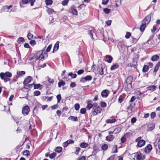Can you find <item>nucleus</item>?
Here are the masks:
<instances>
[{"mask_svg": "<svg viewBox=\"0 0 160 160\" xmlns=\"http://www.w3.org/2000/svg\"><path fill=\"white\" fill-rule=\"evenodd\" d=\"M109 0H102V4L103 5H106L108 2Z\"/></svg>", "mask_w": 160, "mask_h": 160, "instance_id": "nucleus-60", "label": "nucleus"}, {"mask_svg": "<svg viewBox=\"0 0 160 160\" xmlns=\"http://www.w3.org/2000/svg\"><path fill=\"white\" fill-rule=\"evenodd\" d=\"M148 66L146 65H144L143 69H142V71L143 72H145L148 71Z\"/></svg>", "mask_w": 160, "mask_h": 160, "instance_id": "nucleus-38", "label": "nucleus"}, {"mask_svg": "<svg viewBox=\"0 0 160 160\" xmlns=\"http://www.w3.org/2000/svg\"><path fill=\"white\" fill-rule=\"evenodd\" d=\"M108 146L107 144H104L102 146L101 148L102 150L106 151L108 149Z\"/></svg>", "mask_w": 160, "mask_h": 160, "instance_id": "nucleus-30", "label": "nucleus"}, {"mask_svg": "<svg viewBox=\"0 0 160 160\" xmlns=\"http://www.w3.org/2000/svg\"><path fill=\"white\" fill-rule=\"evenodd\" d=\"M106 58L107 59V61L109 63H110L112 62V58L111 56L109 55H106Z\"/></svg>", "mask_w": 160, "mask_h": 160, "instance_id": "nucleus-24", "label": "nucleus"}, {"mask_svg": "<svg viewBox=\"0 0 160 160\" xmlns=\"http://www.w3.org/2000/svg\"><path fill=\"white\" fill-rule=\"evenodd\" d=\"M25 72L23 71L18 72H17V75L16 76V78H18L21 76L24 75L25 74Z\"/></svg>", "mask_w": 160, "mask_h": 160, "instance_id": "nucleus-21", "label": "nucleus"}, {"mask_svg": "<svg viewBox=\"0 0 160 160\" xmlns=\"http://www.w3.org/2000/svg\"><path fill=\"white\" fill-rule=\"evenodd\" d=\"M133 108V106L132 105V104L130 103L129 104V106L127 107V109L128 110L132 111Z\"/></svg>", "mask_w": 160, "mask_h": 160, "instance_id": "nucleus-50", "label": "nucleus"}, {"mask_svg": "<svg viewBox=\"0 0 160 160\" xmlns=\"http://www.w3.org/2000/svg\"><path fill=\"white\" fill-rule=\"evenodd\" d=\"M32 78L30 76H28L23 82V84L25 86H27L28 84L30 83L32 80Z\"/></svg>", "mask_w": 160, "mask_h": 160, "instance_id": "nucleus-10", "label": "nucleus"}, {"mask_svg": "<svg viewBox=\"0 0 160 160\" xmlns=\"http://www.w3.org/2000/svg\"><path fill=\"white\" fill-rule=\"evenodd\" d=\"M18 41L19 43L20 42H23L25 41L24 38L22 37H19L18 38Z\"/></svg>", "mask_w": 160, "mask_h": 160, "instance_id": "nucleus-49", "label": "nucleus"}, {"mask_svg": "<svg viewBox=\"0 0 160 160\" xmlns=\"http://www.w3.org/2000/svg\"><path fill=\"white\" fill-rule=\"evenodd\" d=\"M57 154L56 152H53L49 155V158L51 159H53L56 156Z\"/></svg>", "mask_w": 160, "mask_h": 160, "instance_id": "nucleus-36", "label": "nucleus"}, {"mask_svg": "<svg viewBox=\"0 0 160 160\" xmlns=\"http://www.w3.org/2000/svg\"><path fill=\"white\" fill-rule=\"evenodd\" d=\"M93 150L92 153H93V155H94L97 152V149L95 146H93Z\"/></svg>", "mask_w": 160, "mask_h": 160, "instance_id": "nucleus-53", "label": "nucleus"}, {"mask_svg": "<svg viewBox=\"0 0 160 160\" xmlns=\"http://www.w3.org/2000/svg\"><path fill=\"white\" fill-rule=\"evenodd\" d=\"M65 82L64 81L62 80L60 82H59L58 83V86L59 87H60L61 86H64L65 85Z\"/></svg>", "mask_w": 160, "mask_h": 160, "instance_id": "nucleus-35", "label": "nucleus"}, {"mask_svg": "<svg viewBox=\"0 0 160 160\" xmlns=\"http://www.w3.org/2000/svg\"><path fill=\"white\" fill-rule=\"evenodd\" d=\"M68 1L69 0H64L62 1V4L64 6H66L68 4Z\"/></svg>", "mask_w": 160, "mask_h": 160, "instance_id": "nucleus-45", "label": "nucleus"}, {"mask_svg": "<svg viewBox=\"0 0 160 160\" xmlns=\"http://www.w3.org/2000/svg\"><path fill=\"white\" fill-rule=\"evenodd\" d=\"M125 47V45L123 42L121 41L118 42V48L122 49Z\"/></svg>", "mask_w": 160, "mask_h": 160, "instance_id": "nucleus-17", "label": "nucleus"}, {"mask_svg": "<svg viewBox=\"0 0 160 160\" xmlns=\"http://www.w3.org/2000/svg\"><path fill=\"white\" fill-rule=\"evenodd\" d=\"M47 80L48 81V82L50 83H52V84L54 82V80L53 79L51 78H50L49 77H47Z\"/></svg>", "mask_w": 160, "mask_h": 160, "instance_id": "nucleus-54", "label": "nucleus"}, {"mask_svg": "<svg viewBox=\"0 0 160 160\" xmlns=\"http://www.w3.org/2000/svg\"><path fill=\"white\" fill-rule=\"evenodd\" d=\"M97 71L100 74L102 75L103 74V69L102 67L101 66H98L97 68Z\"/></svg>", "mask_w": 160, "mask_h": 160, "instance_id": "nucleus-15", "label": "nucleus"}, {"mask_svg": "<svg viewBox=\"0 0 160 160\" xmlns=\"http://www.w3.org/2000/svg\"><path fill=\"white\" fill-rule=\"evenodd\" d=\"M123 97L122 96H120L119 98L118 99V101L120 103H121L122 102V101H123Z\"/></svg>", "mask_w": 160, "mask_h": 160, "instance_id": "nucleus-59", "label": "nucleus"}, {"mask_svg": "<svg viewBox=\"0 0 160 160\" xmlns=\"http://www.w3.org/2000/svg\"><path fill=\"white\" fill-rule=\"evenodd\" d=\"M100 105L102 108H105L106 107L107 104L106 102H101Z\"/></svg>", "mask_w": 160, "mask_h": 160, "instance_id": "nucleus-51", "label": "nucleus"}, {"mask_svg": "<svg viewBox=\"0 0 160 160\" xmlns=\"http://www.w3.org/2000/svg\"><path fill=\"white\" fill-rule=\"evenodd\" d=\"M109 94V92L107 90H103L101 93V96L103 97H107Z\"/></svg>", "mask_w": 160, "mask_h": 160, "instance_id": "nucleus-12", "label": "nucleus"}, {"mask_svg": "<svg viewBox=\"0 0 160 160\" xmlns=\"http://www.w3.org/2000/svg\"><path fill=\"white\" fill-rule=\"evenodd\" d=\"M12 76V73L8 72H1L0 73V77L1 79L3 80L5 82L10 81V78Z\"/></svg>", "mask_w": 160, "mask_h": 160, "instance_id": "nucleus-2", "label": "nucleus"}, {"mask_svg": "<svg viewBox=\"0 0 160 160\" xmlns=\"http://www.w3.org/2000/svg\"><path fill=\"white\" fill-rule=\"evenodd\" d=\"M131 38L132 39L131 41L132 43L135 44L137 42L138 39L134 38L132 36Z\"/></svg>", "mask_w": 160, "mask_h": 160, "instance_id": "nucleus-41", "label": "nucleus"}, {"mask_svg": "<svg viewBox=\"0 0 160 160\" xmlns=\"http://www.w3.org/2000/svg\"><path fill=\"white\" fill-rule=\"evenodd\" d=\"M86 81H89L91 80L92 78V77L90 75H87L84 77Z\"/></svg>", "mask_w": 160, "mask_h": 160, "instance_id": "nucleus-34", "label": "nucleus"}, {"mask_svg": "<svg viewBox=\"0 0 160 160\" xmlns=\"http://www.w3.org/2000/svg\"><path fill=\"white\" fill-rule=\"evenodd\" d=\"M114 137L112 135H109L106 137V140L108 142H111L114 139Z\"/></svg>", "mask_w": 160, "mask_h": 160, "instance_id": "nucleus-14", "label": "nucleus"}, {"mask_svg": "<svg viewBox=\"0 0 160 160\" xmlns=\"http://www.w3.org/2000/svg\"><path fill=\"white\" fill-rule=\"evenodd\" d=\"M116 121V119L115 118L112 119H108L106 120V122L107 123H112L115 122Z\"/></svg>", "mask_w": 160, "mask_h": 160, "instance_id": "nucleus-23", "label": "nucleus"}, {"mask_svg": "<svg viewBox=\"0 0 160 160\" xmlns=\"http://www.w3.org/2000/svg\"><path fill=\"white\" fill-rule=\"evenodd\" d=\"M76 151L75 152V154L76 155H78L80 150H81V148L80 147H76Z\"/></svg>", "mask_w": 160, "mask_h": 160, "instance_id": "nucleus-44", "label": "nucleus"}, {"mask_svg": "<svg viewBox=\"0 0 160 160\" xmlns=\"http://www.w3.org/2000/svg\"><path fill=\"white\" fill-rule=\"evenodd\" d=\"M47 54L45 52L43 53L42 51L37 52L35 55L36 60L38 59L42 60V59H44L45 58H47Z\"/></svg>", "mask_w": 160, "mask_h": 160, "instance_id": "nucleus-3", "label": "nucleus"}, {"mask_svg": "<svg viewBox=\"0 0 160 160\" xmlns=\"http://www.w3.org/2000/svg\"><path fill=\"white\" fill-rule=\"evenodd\" d=\"M27 37L28 39L30 40L32 39L33 37V35L30 32H29L27 35Z\"/></svg>", "mask_w": 160, "mask_h": 160, "instance_id": "nucleus-33", "label": "nucleus"}, {"mask_svg": "<svg viewBox=\"0 0 160 160\" xmlns=\"http://www.w3.org/2000/svg\"><path fill=\"white\" fill-rule=\"evenodd\" d=\"M30 44L32 46H34L36 44V42L35 40H31L30 42Z\"/></svg>", "mask_w": 160, "mask_h": 160, "instance_id": "nucleus-56", "label": "nucleus"}, {"mask_svg": "<svg viewBox=\"0 0 160 160\" xmlns=\"http://www.w3.org/2000/svg\"><path fill=\"white\" fill-rule=\"evenodd\" d=\"M151 20V17L148 15L145 17L142 21V24L140 26L139 29L141 32H143L146 26L148 25Z\"/></svg>", "mask_w": 160, "mask_h": 160, "instance_id": "nucleus-1", "label": "nucleus"}, {"mask_svg": "<svg viewBox=\"0 0 160 160\" xmlns=\"http://www.w3.org/2000/svg\"><path fill=\"white\" fill-rule=\"evenodd\" d=\"M86 112V109L85 108H82L80 110V113L82 114H84Z\"/></svg>", "mask_w": 160, "mask_h": 160, "instance_id": "nucleus-58", "label": "nucleus"}, {"mask_svg": "<svg viewBox=\"0 0 160 160\" xmlns=\"http://www.w3.org/2000/svg\"><path fill=\"white\" fill-rule=\"evenodd\" d=\"M131 34L130 32H127L126 33L125 36V38L127 39H128L131 36Z\"/></svg>", "mask_w": 160, "mask_h": 160, "instance_id": "nucleus-47", "label": "nucleus"}, {"mask_svg": "<svg viewBox=\"0 0 160 160\" xmlns=\"http://www.w3.org/2000/svg\"><path fill=\"white\" fill-rule=\"evenodd\" d=\"M88 146V144L87 143L84 142L81 143L80 145L81 147L83 148H86Z\"/></svg>", "mask_w": 160, "mask_h": 160, "instance_id": "nucleus-27", "label": "nucleus"}, {"mask_svg": "<svg viewBox=\"0 0 160 160\" xmlns=\"http://www.w3.org/2000/svg\"><path fill=\"white\" fill-rule=\"evenodd\" d=\"M42 85L40 84H34V89H37L39 88L40 89H42Z\"/></svg>", "mask_w": 160, "mask_h": 160, "instance_id": "nucleus-20", "label": "nucleus"}, {"mask_svg": "<svg viewBox=\"0 0 160 160\" xmlns=\"http://www.w3.org/2000/svg\"><path fill=\"white\" fill-rule=\"evenodd\" d=\"M75 109L76 111L78 110L80 108V105L78 103H76L74 105Z\"/></svg>", "mask_w": 160, "mask_h": 160, "instance_id": "nucleus-48", "label": "nucleus"}, {"mask_svg": "<svg viewBox=\"0 0 160 160\" xmlns=\"http://www.w3.org/2000/svg\"><path fill=\"white\" fill-rule=\"evenodd\" d=\"M68 119L72 120L73 121H78V119L76 117L70 116L68 118Z\"/></svg>", "mask_w": 160, "mask_h": 160, "instance_id": "nucleus-22", "label": "nucleus"}, {"mask_svg": "<svg viewBox=\"0 0 160 160\" xmlns=\"http://www.w3.org/2000/svg\"><path fill=\"white\" fill-rule=\"evenodd\" d=\"M59 42L58 41L56 42L54 46L52 53H54V52L57 51L58 50L59 47Z\"/></svg>", "mask_w": 160, "mask_h": 160, "instance_id": "nucleus-13", "label": "nucleus"}, {"mask_svg": "<svg viewBox=\"0 0 160 160\" xmlns=\"http://www.w3.org/2000/svg\"><path fill=\"white\" fill-rule=\"evenodd\" d=\"M159 58V57L158 55H155L152 57L151 59L153 61H156L158 60Z\"/></svg>", "mask_w": 160, "mask_h": 160, "instance_id": "nucleus-18", "label": "nucleus"}, {"mask_svg": "<svg viewBox=\"0 0 160 160\" xmlns=\"http://www.w3.org/2000/svg\"><path fill=\"white\" fill-rule=\"evenodd\" d=\"M71 12L72 13V14L76 15L78 14V12L76 9L73 8L71 10Z\"/></svg>", "mask_w": 160, "mask_h": 160, "instance_id": "nucleus-42", "label": "nucleus"}, {"mask_svg": "<svg viewBox=\"0 0 160 160\" xmlns=\"http://www.w3.org/2000/svg\"><path fill=\"white\" fill-rule=\"evenodd\" d=\"M30 0H22V2L24 4H27L29 2Z\"/></svg>", "mask_w": 160, "mask_h": 160, "instance_id": "nucleus-62", "label": "nucleus"}, {"mask_svg": "<svg viewBox=\"0 0 160 160\" xmlns=\"http://www.w3.org/2000/svg\"><path fill=\"white\" fill-rule=\"evenodd\" d=\"M154 128V124L153 123L149 124L148 126V130L149 131H152Z\"/></svg>", "mask_w": 160, "mask_h": 160, "instance_id": "nucleus-19", "label": "nucleus"}, {"mask_svg": "<svg viewBox=\"0 0 160 160\" xmlns=\"http://www.w3.org/2000/svg\"><path fill=\"white\" fill-rule=\"evenodd\" d=\"M103 11L105 13L108 14L109 13L111 12V10L110 9L106 8H104L103 10Z\"/></svg>", "mask_w": 160, "mask_h": 160, "instance_id": "nucleus-32", "label": "nucleus"}, {"mask_svg": "<svg viewBox=\"0 0 160 160\" xmlns=\"http://www.w3.org/2000/svg\"><path fill=\"white\" fill-rule=\"evenodd\" d=\"M159 67L158 65H156L153 70V73H154V75L156 74V73Z\"/></svg>", "mask_w": 160, "mask_h": 160, "instance_id": "nucleus-43", "label": "nucleus"}, {"mask_svg": "<svg viewBox=\"0 0 160 160\" xmlns=\"http://www.w3.org/2000/svg\"><path fill=\"white\" fill-rule=\"evenodd\" d=\"M23 154L25 156H28L30 154V152L27 150H26L23 151Z\"/></svg>", "mask_w": 160, "mask_h": 160, "instance_id": "nucleus-39", "label": "nucleus"}, {"mask_svg": "<svg viewBox=\"0 0 160 160\" xmlns=\"http://www.w3.org/2000/svg\"><path fill=\"white\" fill-rule=\"evenodd\" d=\"M41 94V92L38 91H36L33 92V94L34 96H38Z\"/></svg>", "mask_w": 160, "mask_h": 160, "instance_id": "nucleus-46", "label": "nucleus"}, {"mask_svg": "<svg viewBox=\"0 0 160 160\" xmlns=\"http://www.w3.org/2000/svg\"><path fill=\"white\" fill-rule=\"evenodd\" d=\"M151 118H153L156 116L155 113L154 112H152L150 115Z\"/></svg>", "mask_w": 160, "mask_h": 160, "instance_id": "nucleus-63", "label": "nucleus"}, {"mask_svg": "<svg viewBox=\"0 0 160 160\" xmlns=\"http://www.w3.org/2000/svg\"><path fill=\"white\" fill-rule=\"evenodd\" d=\"M118 146L117 145H114L112 148V151L113 153H116L118 152L117 150Z\"/></svg>", "mask_w": 160, "mask_h": 160, "instance_id": "nucleus-37", "label": "nucleus"}, {"mask_svg": "<svg viewBox=\"0 0 160 160\" xmlns=\"http://www.w3.org/2000/svg\"><path fill=\"white\" fill-rule=\"evenodd\" d=\"M91 102V101L90 100H88L87 101L88 105L86 107V108L88 110H90L93 107V106L96 107L97 106V104L96 103H95L94 104H92L90 102Z\"/></svg>", "mask_w": 160, "mask_h": 160, "instance_id": "nucleus-8", "label": "nucleus"}, {"mask_svg": "<svg viewBox=\"0 0 160 160\" xmlns=\"http://www.w3.org/2000/svg\"><path fill=\"white\" fill-rule=\"evenodd\" d=\"M154 148H155L156 149V153L157 154H159L160 153V151H158V145H156V146H154Z\"/></svg>", "mask_w": 160, "mask_h": 160, "instance_id": "nucleus-57", "label": "nucleus"}, {"mask_svg": "<svg viewBox=\"0 0 160 160\" xmlns=\"http://www.w3.org/2000/svg\"><path fill=\"white\" fill-rule=\"evenodd\" d=\"M52 44H50L48 46V48H47L46 52H50V50L51 49V48H52Z\"/></svg>", "mask_w": 160, "mask_h": 160, "instance_id": "nucleus-55", "label": "nucleus"}, {"mask_svg": "<svg viewBox=\"0 0 160 160\" xmlns=\"http://www.w3.org/2000/svg\"><path fill=\"white\" fill-rule=\"evenodd\" d=\"M94 32V31L92 30H89L88 31V33L90 35L91 38L92 39H94V38L93 37V33Z\"/></svg>", "mask_w": 160, "mask_h": 160, "instance_id": "nucleus-31", "label": "nucleus"}, {"mask_svg": "<svg viewBox=\"0 0 160 160\" xmlns=\"http://www.w3.org/2000/svg\"><path fill=\"white\" fill-rule=\"evenodd\" d=\"M47 11L49 15L52 14L54 12V11L51 8H48Z\"/></svg>", "mask_w": 160, "mask_h": 160, "instance_id": "nucleus-29", "label": "nucleus"}, {"mask_svg": "<svg viewBox=\"0 0 160 160\" xmlns=\"http://www.w3.org/2000/svg\"><path fill=\"white\" fill-rule=\"evenodd\" d=\"M141 137H139L135 140L136 142H138L137 145L139 147H141L144 146L145 143V141L143 140H141Z\"/></svg>", "mask_w": 160, "mask_h": 160, "instance_id": "nucleus-5", "label": "nucleus"}, {"mask_svg": "<svg viewBox=\"0 0 160 160\" xmlns=\"http://www.w3.org/2000/svg\"><path fill=\"white\" fill-rule=\"evenodd\" d=\"M30 111V108L29 107L26 105L24 107L22 108V112L24 115H28V114Z\"/></svg>", "mask_w": 160, "mask_h": 160, "instance_id": "nucleus-6", "label": "nucleus"}, {"mask_svg": "<svg viewBox=\"0 0 160 160\" xmlns=\"http://www.w3.org/2000/svg\"><path fill=\"white\" fill-rule=\"evenodd\" d=\"M152 149V147L151 144H149L144 149V151L146 153L150 152Z\"/></svg>", "mask_w": 160, "mask_h": 160, "instance_id": "nucleus-11", "label": "nucleus"}, {"mask_svg": "<svg viewBox=\"0 0 160 160\" xmlns=\"http://www.w3.org/2000/svg\"><path fill=\"white\" fill-rule=\"evenodd\" d=\"M57 98L58 100V102H59L61 99V95L58 94L57 95Z\"/></svg>", "mask_w": 160, "mask_h": 160, "instance_id": "nucleus-52", "label": "nucleus"}, {"mask_svg": "<svg viewBox=\"0 0 160 160\" xmlns=\"http://www.w3.org/2000/svg\"><path fill=\"white\" fill-rule=\"evenodd\" d=\"M135 157H136V159L137 160H143L145 158V156L144 155L141 153L140 152H137V153H135Z\"/></svg>", "mask_w": 160, "mask_h": 160, "instance_id": "nucleus-9", "label": "nucleus"}, {"mask_svg": "<svg viewBox=\"0 0 160 160\" xmlns=\"http://www.w3.org/2000/svg\"><path fill=\"white\" fill-rule=\"evenodd\" d=\"M156 88V86L154 85L150 86L147 87V88L149 90L153 91L155 90Z\"/></svg>", "mask_w": 160, "mask_h": 160, "instance_id": "nucleus-25", "label": "nucleus"}, {"mask_svg": "<svg viewBox=\"0 0 160 160\" xmlns=\"http://www.w3.org/2000/svg\"><path fill=\"white\" fill-rule=\"evenodd\" d=\"M45 1L47 5H51L53 1L52 0H45Z\"/></svg>", "mask_w": 160, "mask_h": 160, "instance_id": "nucleus-28", "label": "nucleus"}, {"mask_svg": "<svg viewBox=\"0 0 160 160\" xmlns=\"http://www.w3.org/2000/svg\"><path fill=\"white\" fill-rule=\"evenodd\" d=\"M58 105L57 104H56L52 106L51 107V108L52 110H54V109L57 108H58Z\"/></svg>", "mask_w": 160, "mask_h": 160, "instance_id": "nucleus-61", "label": "nucleus"}, {"mask_svg": "<svg viewBox=\"0 0 160 160\" xmlns=\"http://www.w3.org/2000/svg\"><path fill=\"white\" fill-rule=\"evenodd\" d=\"M101 111V108L99 107H98L95 108H93L92 112L93 115L95 116L97 115L98 113H100Z\"/></svg>", "mask_w": 160, "mask_h": 160, "instance_id": "nucleus-7", "label": "nucleus"}, {"mask_svg": "<svg viewBox=\"0 0 160 160\" xmlns=\"http://www.w3.org/2000/svg\"><path fill=\"white\" fill-rule=\"evenodd\" d=\"M62 148L61 147H57L55 149V151L59 153L62 152Z\"/></svg>", "mask_w": 160, "mask_h": 160, "instance_id": "nucleus-26", "label": "nucleus"}, {"mask_svg": "<svg viewBox=\"0 0 160 160\" xmlns=\"http://www.w3.org/2000/svg\"><path fill=\"white\" fill-rule=\"evenodd\" d=\"M133 80V78L132 76H129L127 77L124 82V85L125 87H128L129 88H131L132 87V82Z\"/></svg>", "mask_w": 160, "mask_h": 160, "instance_id": "nucleus-4", "label": "nucleus"}, {"mask_svg": "<svg viewBox=\"0 0 160 160\" xmlns=\"http://www.w3.org/2000/svg\"><path fill=\"white\" fill-rule=\"evenodd\" d=\"M118 67L119 65L117 63L113 64L111 67L110 70L111 71H113L118 68Z\"/></svg>", "mask_w": 160, "mask_h": 160, "instance_id": "nucleus-16", "label": "nucleus"}, {"mask_svg": "<svg viewBox=\"0 0 160 160\" xmlns=\"http://www.w3.org/2000/svg\"><path fill=\"white\" fill-rule=\"evenodd\" d=\"M115 155H112L110 157H109L107 159V160H114V158H115Z\"/></svg>", "mask_w": 160, "mask_h": 160, "instance_id": "nucleus-64", "label": "nucleus"}, {"mask_svg": "<svg viewBox=\"0 0 160 160\" xmlns=\"http://www.w3.org/2000/svg\"><path fill=\"white\" fill-rule=\"evenodd\" d=\"M68 75L70 76L72 78H75L77 77V75L76 74H73L72 72H70L69 73Z\"/></svg>", "mask_w": 160, "mask_h": 160, "instance_id": "nucleus-40", "label": "nucleus"}]
</instances>
